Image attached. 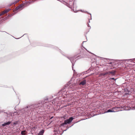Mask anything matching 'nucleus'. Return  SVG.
<instances>
[{"label": "nucleus", "instance_id": "obj_6", "mask_svg": "<svg viewBox=\"0 0 135 135\" xmlns=\"http://www.w3.org/2000/svg\"><path fill=\"white\" fill-rule=\"evenodd\" d=\"M58 100V98H55L54 99L53 101L52 102V103L53 104L55 105L58 104L59 103Z\"/></svg>", "mask_w": 135, "mask_h": 135}, {"label": "nucleus", "instance_id": "obj_12", "mask_svg": "<svg viewBox=\"0 0 135 135\" xmlns=\"http://www.w3.org/2000/svg\"><path fill=\"white\" fill-rule=\"evenodd\" d=\"M11 9H6L4 11H3L2 12L4 14L8 12Z\"/></svg>", "mask_w": 135, "mask_h": 135}, {"label": "nucleus", "instance_id": "obj_14", "mask_svg": "<svg viewBox=\"0 0 135 135\" xmlns=\"http://www.w3.org/2000/svg\"><path fill=\"white\" fill-rule=\"evenodd\" d=\"M34 2H35V1L32 0V1H30V2H27V3H26L27 4H27V5H28L30 4H31L32 3Z\"/></svg>", "mask_w": 135, "mask_h": 135}, {"label": "nucleus", "instance_id": "obj_25", "mask_svg": "<svg viewBox=\"0 0 135 135\" xmlns=\"http://www.w3.org/2000/svg\"><path fill=\"white\" fill-rule=\"evenodd\" d=\"M52 118H53V117H51V119Z\"/></svg>", "mask_w": 135, "mask_h": 135}, {"label": "nucleus", "instance_id": "obj_21", "mask_svg": "<svg viewBox=\"0 0 135 135\" xmlns=\"http://www.w3.org/2000/svg\"><path fill=\"white\" fill-rule=\"evenodd\" d=\"M111 79L112 80H116V79H115V78H111Z\"/></svg>", "mask_w": 135, "mask_h": 135}, {"label": "nucleus", "instance_id": "obj_18", "mask_svg": "<svg viewBox=\"0 0 135 135\" xmlns=\"http://www.w3.org/2000/svg\"><path fill=\"white\" fill-rule=\"evenodd\" d=\"M101 75H102L103 76H105V75H106V74H105V73H104L101 74Z\"/></svg>", "mask_w": 135, "mask_h": 135}, {"label": "nucleus", "instance_id": "obj_4", "mask_svg": "<svg viewBox=\"0 0 135 135\" xmlns=\"http://www.w3.org/2000/svg\"><path fill=\"white\" fill-rule=\"evenodd\" d=\"M120 108L119 107H115L112 109L113 112H116L120 111Z\"/></svg>", "mask_w": 135, "mask_h": 135}, {"label": "nucleus", "instance_id": "obj_26", "mask_svg": "<svg viewBox=\"0 0 135 135\" xmlns=\"http://www.w3.org/2000/svg\"><path fill=\"white\" fill-rule=\"evenodd\" d=\"M74 58H76L75 57H74Z\"/></svg>", "mask_w": 135, "mask_h": 135}, {"label": "nucleus", "instance_id": "obj_13", "mask_svg": "<svg viewBox=\"0 0 135 135\" xmlns=\"http://www.w3.org/2000/svg\"><path fill=\"white\" fill-rule=\"evenodd\" d=\"M26 130H24L21 132V134L22 135H25L26 134Z\"/></svg>", "mask_w": 135, "mask_h": 135}, {"label": "nucleus", "instance_id": "obj_5", "mask_svg": "<svg viewBox=\"0 0 135 135\" xmlns=\"http://www.w3.org/2000/svg\"><path fill=\"white\" fill-rule=\"evenodd\" d=\"M24 6V4H21L18 7H17L16 8V10H17L18 9L20 10H22L23 8H24L23 7Z\"/></svg>", "mask_w": 135, "mask_h": 135}, {"label": "nucleus", "instance_id": "obj_7", "mask_svg": "<svg viewBox=\"0 0 135 135\" xmlns=\"http://www.w3.org/2000/svg\"><path fill=\"white\" fill-rule=\"evenodd\" d=\"M11 122L10 121H9V122H6L5 123H4L2 124V126L3 127H5L7 125H9L11 123Z\"/></svg>", "mask_w": 135, "mask_h": 135}, {"label": "nucleus", "instance_id": "obj_10", "mask_svg": "<svg viewBox=\"0 0 135 135\" xmlns=\"http://www.w3.org/2000/svg\"><path fill=\"white\" fill-rule=\"evenodd\" d=\"M44 130L43 129L41 131L38 133L37 135H43L44 133Z\"/></svg>", "mask_w": 135, "mask_h": 135}, {"label": "nucleus", "instance_id": "obj_23", "mask_svg": "<svg viewBox=\"0 0 135 135\" xmlns=\"http://www.w3.org/2000/svg\"><path fill=\"white\" fill-rule=\"evenodd\" d=\"M13 4V3H11V4H9V6H11L12 5V4Z\"/></svg>", "mask_w": 135, "mask_h": 135}, {"label": "nucleus", "instance_id": "obj_24", "mask_svg": "<svg viewBox=\"0 0 135 135\" xmlns=\"http://www.w3.org/2000/svg\"><path fill=\"white\" fill-rule=\"evenodd\" d=\"M85 42V41H83V43L84 42Z\"/></svg>", "mask_w": 135, "mask_h": 135}, {"label": "nucleus", "instance_id": "obj_22", "mask_svg": "<svg viewBox=\"0 0 135 135\" xmlns=\"http://www.w3.org/2000/svg\"><path fill=\"white\" fill-rule=\"evenodd\" d=\"M4 14H3V13L2 12V13L1 14H0V16H1L2 15H3Z\"/></svg>", "mask_w": 135, "mask_h": 135}, {"label": "nucleus", "instance_id": "obj_2", "mask_svg": "<svg viewBox=\"0 0 135 135\" xmlns=\"http://www.w3.org/2000/svg\"><path fill=\"white\" fill-rule=\"evenodd\" d=\"M59 126L56 125L54 128V135H59Z\"/></svg>", "mask_w": 135, "mask_h": 135}, {"label": "nucleus", "instance_id": "obj_15", "mask_svg": "<svg viewBox=\"0 0 135 135\" xmlns=\"http://www.w3.org/2000/svg\"><path fill=\"white\" fill-rule=\"evenodd\" d=\"M19 122V121L18 120L16 121L13 123V124L15 125H16Z\"/></svg>", "mask_w": 135, "mask_h": 135}, {"label": "nucleus", "instance_id": "obj_17", "mask_svg": "<svg viewBox=\"0 0 135 135\" xmlns=\"http://www.w3.org/2000/svg\"><path fill=\"white\" fill-rule=\"evenodd\" d=\"M18 2V1H16L15 2H14L13 3V4H15L16 3H17Z\"/></svg>", "mask_w": 135, "mask_h": 135}, {"label": "nucleus", "instance_id": "obj_1", "mask_svg": "<svg viewBox=\"0 0 135 135\" xmlns=\"http://www.w3.org/2000/svg\"><path fill=\"white\" fill-rule=\"evenodd\" d=\"M52 99V96L48 98L46 97L43 101H39L38 104L28 106L22 109L21 111L26 115L28 116L31 114L32 111H34L35 110H36L37 113L39 111L38 110L39 109L47 111L50 110L52 107L50 102Z\"/></svg>", "mask_w": 135, "mask_h": 135}, {"label": "nucleus", "instance_id": "obj_27", "mask_svg": "<svg viewBox=\"0 0 135 135\" xmlns=\"http://www.w3.org/2000/svg\"><path fill=\"white\" fill-rule=\"evenodd\" d=\"M66 130H64V131H66Z\"/></svg>", "mask_w": 135, "mask_h": 135}, {"label": "nucleus", "instance_id": "obj_11", "mask_svg": "<svg viewBox=\"0 0 135 135\" xmlns=\"http://www.w3.org/2000/svg\"><path fill=\"white\" fill-rule=\"evenodd\" d=\"M86 83V80H83V81H81L79 84L80 85H84Z\"/></svg>", "mask_w": 135, "mask_h": 135}, {"label": "nucleus", "instance_id": "obj_28", "mask_svg": "<svg viewBox=\"0 0 135 135\" xmlns=\"http://www.w3.org/2000/svg\"><path fill=\"white\" fill-rule=\"evenodd\" d=\"M57 0V1H59V0Z\"/></svg>", "mask_w": 135, "mask_h": 135}, {"label": "nucleus", "instance_id": "obj_16", "mask_svg": "<svg viewBox=\"0 0 135 135\" xmlns=\"http://www.w3.org/2000/svg\"><path fill=\"white\" fill-rule=\"evenodd\" d=\"M113 112V111H112V109H109L108 110L107 112Z\"/></svg>", "mask_w": 135, "mask_h": 135}, {"label": "nucleus", "instance_id": "obj_3", "mask_svg": "<svg viewBox=\"0 0 135 135\" xmlns=\"http://www.w3.org/2000/svg\"><path fill=\"white\" fill-rule=\"evenodd\" d=\"M74 118L73 117L70 118L69 119L66 120L65 121L64 123H62L61 126H64V124H69L71 122L72 120H73Z\"/></svg>", "mask_w": 135, "mask_h": 135}, {"label": "nucleus", "instance_id": "obj_20", "mask_svg": "<svg viewBox=\"0 0 135 135\" xmlns=\"http://www.w3.org/2000/svg\"><path fill=\"white\" fill-rule=\"evenodd\" d=\"M36 128H37V127H33V128H31V129H36Z\"/></svg>", "mask_w": 135, "mask_h": 135}, {"label": "nucleus", "instance_id": "obj_9", "mask_svg": "<svg viewBox=\"0 0 135 135\" xmlns=\"http://www.w3.org/2000/svg\"><path fill=\"white\" fill-rule=\"evenodd\" d=\"M68 58L70 60L71 62L72 63V69L74 71V70L73 69V66L74 65V64H73V60H72V59L73 58H69V57H68Z\"/></svg>", "mask_w": 135, "mask_h": 135}, {"label": "nucleus", "instance_id": "obj_19", "mask_svg": "<svg viewBox=\"0 0 135 135\" xmlns=\"http://www.w3.org/2000/svg\"><path fill=\"white\" fill-rule=\"evenodd\" d=\"M105 73L106 74V75H107V74H108L109 75V71L108 72H105Z\"/></svg>", "mask_w": 135, "mask_h": 135}, {"label": "nucleus", "instance_id": "obj_8", "mask_svg": "<svg viewBox=\"0 0 135 135\" xmlns=\"http://www.w3.org/2000/svg\"><path fill=\"white\" fill-rule=\"evenodd\" d=\"M116 71H109V75H110V74L112 75H114L115 74Z\"/></svg>", "mask_w": 135, "mask_h": 135}]
</instances>
